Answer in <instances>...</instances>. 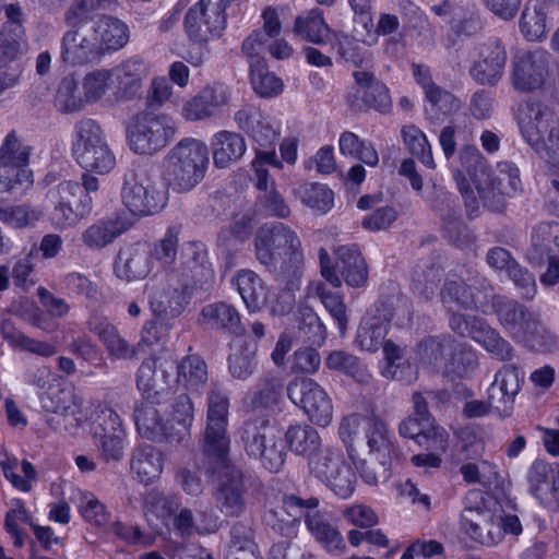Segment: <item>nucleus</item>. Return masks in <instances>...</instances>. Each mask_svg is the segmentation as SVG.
Returning a JSON list of instances; mask_svg holds the SVG:
<instances>
[{"label":"nucleus","instance_id":"nucleus-29","mask_svg":"<svg viewBox=\"0 0 559 559\" xmlns=\"http://www.w3.org/2000/svg\"><path fill=\"white\" fill-rule=\"evenodd\" d=\"M392 318L393 312L388 305H376L374 311L368 313L360 322L356 335L357 345L362 350H378L384 343Z\"/></svg>","mask_w":559,"mask_h":559},{"label":"nucleus","instance_id":"nucleus-42","mask_svg":"<svg viewBox=\"0 0 559 559\" xmlns=\"http://www.w3.org/2000/svg\"><path fill=\"white\" fill-rule=\"evenodd\" d=\"M157 370V360L155 358L144 359L136 373V385L145 400H158L168 384L166 370L162 365Z\"/></svg>","mask_w":559,"mask_h":559},{"label":"nucleus","instance_id":"nucleus-20","mask_svg":"<svg viewBox=\"0 0 559 559\" xmlns=\"http://www.w3.org/2000/svg\"><path fill=\"white\" fill-rule=\"evenodd\" d=\"M226 16L221 0H201L189 9L185 17L188 36L194 41H207L225 28Z\"/></svg>","mask_w":559,"mask_h":559},{"label":"nucleus","instance_id":"nucleus-14","mask_svg":"<svg viewBox=\"0 0 559 559\" xmlns=\"http://www.w3.org/2000/svg\"><path fill=\"white\" fill-rule=\"evenodd\" d=\"M310 475L323 483L342 499L349 498L356 485V477L341 452L332 449L321 450L308 461Z\"/></svg>","mask_w":559,"mask_h":559},{"label":"nucleus","instance_id":"nucleus-26","mask_svg":"<svg viewBox=\"0 0 559 559\" xmlns=\"http://www.w3.org/2000/svg\"><path fill=\"white\" fill-rule=\"evenodd\" d=\"M110 73L116 99L131 100L140 94L148 67L144 59L131 57L112 67Z\"/></svg>","mask_w":559,"mask_h":559},{"label":"nucleus","instance_id":"nucleus-16","mask_svg":"<svg viewBox=\"0 0 559 559\" xmlns=\"http://www.w3.org/2000/svg\"><path fill=\"white\" fill-rule=\"evenodd\" d=\"M469 76L481 86H496L503 79L508 62L506 44L499 37H489L475 46Z\"/></svg>","mask_w":559,"mask_h":559},{"label":"nucleus","instance_id":"nucleus-27","mask_svg":"<svg viewBox=\"0 0 559 559\" xmlns=\"http://www.w3.org/2000/svg\"><path fill=\"white\" fill-rule=\"evenodd\" d=\"M528 492L546 509L559 511V485L552 466L535 460L527 471Z\"/></svg>","mask_w":559,"mask_h":559},{"label":"nucleus","instance_id":"nucleus-44","mask_svg":"<svg viewBox=\"0 0 559 559\" xmlns=\"http://www.w3.org/2000/svg\"><path fill=\"white\" fill-rule=\"evenodd\" d=\"M531 245L533 260L542 261L546 255L559 253V223L543 222L534 226Z\"/></svg>","mask_w":559,"mask_h":559},{"label":"nucleus","instance_id":"nucleus-11","mask_svg":"<svg viewBox=\"0 0 559 559\" xmlns=\"http://www.w3.org/2000/svg\"><path fill=\"white\" fill-rule=\"evenodd\" d=\"M177 133V124L168 115L143 112L128 128V145L132 152L153 155L166 147Z\"/></svg>","mask_w":559,"mask_h":559},{"label":"nucleus","instance_id":"nucleus-24","mask_svg":"<svg viewBox=\"0 0 559 559\" xmlns=\"http://www.w3.org/2000/svg\"><path fill=\"white\" fill-rule=\"evenodd\" d=\"M167 273H176L182 283L190 288L203 287L213 280V270L207 261V252L203 243L190 241L183 245L180 264Z\"/></svg>","mask_w":559,"mask_h":559},{"label":"nucleus","instance_id":"nucleus-30","mask_svg":"<svg viewBox=\"0 0 559 559\" xmlns=\"http://www.w3.org/2000/svg\"><path fill=\"white\" fill-rule=\"evenodd\" d=\"M29 147L24 145L14 132L9 133L0 145V165L5 167L26 190L33 183V174L27 168Z\"/></svg>","mask_w":559,"mask_h":559},{"label":"nucleus","instance_id":"nucleus-57","mask_svg":"<svg viewBox=\"0 0 559 559\" xmlns=\"http://www.w3.org/2000/svg\"><path fill=\"white\" fill-rule=\"evenodd\" d=\"M442 278V270L437 265H417L412 275L413 292L425 300L433 297Z\"/></svg>","mask_w":559,"mask_h":559},{"label":"nucleus","instance_id":"nucleus-51","mask_svg":"<svg viewBox=\"0 0 559 559\" xmlns=\"http://www.w3.org/2000/svg\"><path fill=\"white\" fill-rule=\"evenodd\" d=\"M250 83L254 93L262 98L276 97L284 88L283 81L275 73L269 71L266 61L252 64Z\"/></svg>","mask_w":559,"mask_h":559},{"label":"nucleus","instance_id":"nucleus-36","mask_svg":"<svg viewBox=\"0 0 559 559\" xmlns=\"http://www.w3.org/2000/svg\"><path fill=\"white\" fill-rule=\"evenodd\" d=\"M365 431L370 453L377 454V459H381L382 476L389 478V462L395 452V447L385 423L377 417H368Z\"/></svg>","mask_w":559,"mask_h":559},{"label":"nucleus","instance_id":"nucleus-38","mask_svg":"<svg viewBox=\"0 0 559 559\" xmlns=\"http://www.w3.org/2000/svg\"><path fill=\"white\" fill-rule=\"evenodd\" d=\"M201 317L203 323L213 330L234 335L240 334L243 330L238 310L233 305L224 301L204 306Z\"/></svg>","mask_w":559,"mask_h":559},{"label":"nucleus","instance_id":"nucleus-8","mask_svg":"<svg viewBox=\"0 0 559 559\" xmlns=\"http://www.w3.org/2000/svg\"><path fill=\"white\" fill-rule=\"evenodd\" d=\"M72 156L86 171L109 174L116 166V156L100 126L93 119L78 121L73 129Z\"/></svg>","mask_w":559,"mask_h":559},{"label":"nucleus","instance_id":"nucleus-12","mask_svg":"<svg viewBox=\"0 0 559 559\" xmlns=\"http://www.w3.org/2000/svg\"><path fill=\"white\" fill-rule=\"evenodd\" d=\"M512 86L522 93L543 88L554 79L551 55L543 48L523 50L512 59Z\"/></svg>","mask_w":559,"mask_h":559},{"label":"nucleus","instance_id":"nucleus-55","mask_svg":"<svg viewBox=\"0 0 559 559\" xmlns=\"http://www.w3.org/2000/svg\"><path fill=\"white\" fill-rule=\"evenodd\" d=\"M118 4V0H73L64 12L63 21L66 24H86L94 12L114 11Z\"/></svg>","mask_w":559,"mask_h":559},{"label":"nucleus","instance_id":"nucleus-22","mask_svg":"<svg viewBox=\"0 0 559 559\" xmlns=\"http://www.w3.org/2000/svg\"><path fill=\"white\" fill-rule=\"evenodd\" d=\"M230 88L223 83L204 86L185 102L181 116L188 121H204L217 117L230 103Z\"/></svg>","mask_w":559,"mask_h":559},{"label":"nucleus","instance_id":"nucleus-61","mask_svg":"<svg viewBox=\"0 0 559 559\" xmlns=\"http://www.w3.org/2000/svg\"><path fill=\"white\" fill-rule=\"evenodd\" d=\"M26 47L25 31L19 27L0 31V62L7 63L21 56Z\"/></svg>","mask_w":559,"mask_h":559},{"label":"nucleus","instance_id":"nucleus-33","mask_svg":"<svg viewBox=\"0 0 559 559\" xmlns=\"http://www.w3.org/2000/svg\"><path fill=\"white\" fill-rule=\"evenodd\" d=\"M305 524L316 542L330 555L341 556L346 544L336 525L323 512H307Z\"/></svg>","mask_w":559,"mask_h":559},{"label":"nucleus","instance_id":"nucleus-58","mask_svg":"<svg viewBox=\"0 0 559 559\" xmlns=\"http://www.w3.org/2000/svg\"><path fill=\"white\" fill-rule=\"evenodd\" d=\"M403 141L413 156H416L426 167H436L431 146L426 134L416 126L409 124L402 129Z\"/></svg>","mask_w":559,"mask_h":559},{"label":"nucleus","instance_id":"nucleus-28","mask_svg":"<svg viewBox=\"0 0 559 559\" xmlns=\"http://www.w3.org/2000/svg\"><path fill=\"white\" fill-rule=\"evenodd\" d=\"M461 527L475 542L491 547L502 540L499 522L495 513L483 508H465L461 514Z\"/></svg>","mask_w":559,"mask_h":559},{"label":"nucleus","instance_id":"nucleus-50","mask_svg":"<svg viewBox=\"0 0 559 559\" xmlns=\"http://www.w3.org/2000/svg\"><path fill=\"white\" fill-rule=\"evenodd\" d=\"M295 194L306 206L321 214L334 205V192L322 183L305 182L295 190Z\"/></svg>","mask_w":559,"mask_h":559},{"label":"nucleus","instance_id":"nucleus-21","mask_svg":"<svg viewBox=\"0 0 559 559\" xmlns=\"http://www.w3.org/2000/svg\"><path fill=\"white\" fill-rule=\"evenodd\" d=\"M523 383L524 372L514 365L499 369L487 391L491 412L502 418L511 416Z\"/></svg>","mask_w":559,"mask_h":559},{"label":"nucleus","instance_id":"nucleus-52","mask_svg":"<svg viewBox=\"0 0 559 559\" xmlns=\"http://www.w3.org/2000/svg\"><path fill=\"white\" fill-rule=\"evenodd\" d=\"M520 29L530 41H540L547 34V12L539 4L527 3L522 12Z\"/></svg>","mask_w":559,"mask_h":559},{"label":"nucleus","instance_id":"nucleus-39","mask_svg":"<svg viewBox=\"0 0 559 559\" xmlns=\"http://www.w3.org/2000/svg\"><path fill=\"white\" fill-rule=\"evenodd\" d=\"M132 474L143 484H150L163 471V454L153 445L138 447L131 457Z\"/></svg>","mask_w":559,"mask_h":559},{"label":"nucleus","instance_id":"nucleus-54","mask_svg":"<svg viewBox=\"0 0 559 559\" xmlns=\"http://www.w3.org/2000/svg\"><path fill=\"white\" fill-rule=\"evenodd\" d=\"M473 338L499 360H510L513 348L496 330L478 321V328L473 332Z\"/></svg>","mask_w":559,"mask_h":559},{"label":"nucleus","instance_id":"nucleus-32","mask_svg":"<svg viewBox=\"0 0 559 559\" xmlns=\"http://www.w3.org/2000/svg\"><path fill=\"white\" fill-rule=\"evenodd\" d=\"M90 28L102 59L110 52L120 50L129 41L127 24L111 15H102Z\"/></svg>","mask_w":559,"mask_h":559},{"label":"nucleus","instance_id":"nucleus-63","mask_svg":"<svg viewBox=\"0 0 559 559\" xmlns=\"http://www.w3.org/2000/svg\"><path fill=\"white\" fill-rule=\"evenodd\" d=\"M317 294L325 309L337 323L341 335H344L347 329L348 319L343 296L338 293L328 290L324 284H319L317 286Z\"/></svg>","mask_w":559,"mask_h":559},{"label":"nucleus","instance_id":"nucleus-18","mask_svg":"<svg viewBox=\"0 0 559 559\" xmlns=\"http://www.w3.org/2000/svg\"><path fill=\"white\" fill-rule=\"evenodd\" d=\"M218 473V484L214 492L217 508L227 516H239L246 509V486L242 472L230 464L228 455L224 462L209 460Z\"/></svg>","mask_w":559,"mask_h":559},{"label":"nucleus","instance_id":"nucleus-34","mask_svg":"<svg viewBox=\"0 0 559 559\" xmlns=\"http://www.w3.org/2000/svg\"><path fill=\"white\" fill-rule=\"evenodd\" d=\"M230 284L240 295L249 313L260 312L266 305V287L263 280L252 270H238Z\"/></svg>","mask_w":559,"mask_h":559},{"label":"nucleus","instance_id":"nucleus-10","mask_svg":"<svg viewBox=\"0 0 559 559\" xmlns=\"http://www.w3.org/2000/svg\"><path fill=\"white\" fill-rule=\"evenodd\" d=\"M229 400L217 386H212L206 401L205 428L200 441L205 459L224 462L229 453L230 439L227 433Z\"/></svg>","mask_w":559,"mask_h":559},{"label":"nucleus","instance_id":"nucleus-53","mask_svg":"<svg viewBox=\"0 0 559 559\" xmlns=\"http://www.w3.org/2000/svg\"><path fill=\"white\" fill-rule=\"evenodd\" d=\"M121 233L118 222L99 219L83 231L81 240L87 248L99 250L110 245Z\"/></svg>","mask_w":559,"mask_h":559},{"label":"nucleus","instance_id":"nucleus-23","mask_svg":"<svg viewBox=\"0 0 559 559\" xmlns=\"http://www.w3.org/2000/svg\"><path fill=\"white\" fill-rule=\"evenodd\" d=\"M238 129L247 133L258 144L259 148L274 150L281 135L280 126L259 107L245 105L234 115Z\"/></svg>","mask_w":559,"mask_h":559},{"label":"nucleus","instance_id":"nucleus-25","mask_svg":"<svg viewBox=\"0 0 559 559\" xmlns=\"http://www.w3.org/2000/svg\"><path fill=\"white\" fill-rule=\"evenodd\" d=\"M453 350L451 361L444 365V372L451 376L462 378L466 374L468 366L472 365V354L464 352L462 348L454 346L453 342L449 340L438 341L433 337L423 341L418 345V355L420 360L425 364L439 365L440 360L444 357L445 352Z\"/></svg>","mask_w":559,"mask_h":559},{"label":"nucleus","instance_id":"nucleus-60","mask_svg":"<svg viewBox=\"0 0 559 559\" xmlns=\"http://www.w3.org/2000/svg\"><path fill=\"white\" fill-rule=\"evenodd\" d=\"M57 102L66 112L80 110L85 104L84 91L74 75L62 79L57 91Z\"/></svg>","mask_w":559,"mask_h":559},{"label":"nucleus","instance_id":"nucleus-9","mask_svg":"<svg viewBox=\"0 0 559 559\" xmlns=\"http://www.w3.org/2000/svg\"><path fill=\"white\" fill-rule=\"evenodd\" d=\"M239 441L246 454L260 460L270 472L284 465L286 453L276 429L264 417H251L239 429Z\"/></svg>","mask_w":559,"mask_h":559},{"label":"nucleus","instance_id":"nucleus-59","mask_svg":"<svg viewBox=\"0 0 559 559\" xmlns=\"http://www.w3.org/2000/svg\"><path fill=\"white\" fill-rule=\"evenodd\" d=\"M112 83L110 69L98 68L86 72L81 82L85 103H96L102 99Z\"/></svg>","mask_w":559,"mask_h":559},{"label":"nucleus","instance_id":"nucleus-46","mask_svg":"<svg viewBox=\"0 0 559 559\" xmlns=\"http://www.w3.org/2000/svg\"><path fill=\"white\" fill-rule=\"evenodd\" d=\"M441 301L448 311L472 310L477 306L475 288L462 280H448L440 293Z\"/></svg>","mask_w":559,"mask_h":559},{"label":"nucleus","instance_id":"nucleus-3","mask_svg":"<svg viewBox=\"0 0 559 559\" xmlns=\"http://www.w3.org/2000/svg\"><path fill=\"white\" fill-rule=\"evenodd\" d=\"M459 159L475 185L484 205L491 211L503 210L506 197H514L522 190L520 170L511 162L498 163L496 173L491 174L487 159L474 145L462 147Z\"/></svg>","mask_w":559,"mask_h":559},{"label":"nucleus","instance_id":"nucleus-56","mask_svg":"<svg viewBox=\"0 0 559 559\" xmlns=\"http://www.w3.org/2000/svg\"><path fill=\"white\" fill-rule=\"evenodd\" d=\"M294 29L296 34L317 45L325 43L330 34V28L319 9L310 10L306 17L298 16Z\"/></svg>","mask_w":559,"mask_h":559},{"label":"nucleus","instance_id":"nucleus-64","mask_svg":"<svg viewBox=\"0 0 559 559\" xmlns=\"http://www.w3.org/2000/svg\"><path fill=\"white\" fill-rule=\"evenodd\" d=\"M39 217L40 212L29 205L5 206L0 202V221L14 228L33 226Z\"/></svg>","mask_w":559,"mask_h":559},{"label":"nucleus","instance_id":"nucleus-4","mask_svg":"<svg viewBox=\"0 0 559 559\" xmlns=\"http://www.w3.org/2000/svg\"><path fill=\"white\" fill-rule=\"evenodd\" d=\"M207 164L206 144L195 139H183L164 157L163 180L176 192H188L203 179Z\"/></svg>","mask_w":559,"mask_h":559},{"label":"nucleus","instance_id":"nucleus-17","mask_svg":"<svg viewBox=\"0 0 559 559\" xmlns=\"http://www.w3.org/2000/svg\"><path fill=\"white\" fill-rule=\"evenodd\" d=\"M290 401L300 407L313 424L326 427L333 418V404L326 391L316 381L295 379L287 386Z\"/></svg>","mask_w":559,"mask_h":559},{"label":"nucleus","instance_id":"nucleus-48","mask_svg":"<svg viewBox=\"0 0 559 559\" xmlns=\"http://www.w3.org/2000/svg\"><path fill=\"white\" fill-rule=\"evenodd\" d=\"M270 167L282 168V162L277 158L275 150H255V156L251 162L250 180L260 192L275 187Z\"/></svg>","mask_w":559,"mask_h":559},{"label":"nucleus","instance_id":"nucleus-2","mask_svg":"<svg viewBox=\"0 0 559 559\" xmlns=\"http://www.w3.org/2000/svg\"><path fill=\"white\" fill-rule=\"evenodd\" d=\"M255 259L273 273L276 280L297 288L305 267V254L299 236L281 222L260 226L253 239Z\"/></svg>","mask_w":559,"mask_h":559},{"label":"nucleus","instance_id":"nucleus-13","mask_svg":"<svg viewBox=\"0 0 559 559\" xmlns=\"http://www.w3.org/2000/svg\"><path fill=\"white\" fill-rule=\"evenodd\" d=\"M335 257V264L331 265L328 251L324 248L319 250L321 275L333 287H341L342 278L352 287H361L367 283V264L355 245L338 247Z\"/></svg>","mask_w":559,"mask_h":559},{"label":"nucleus","instance_id":"nucleus-47","mask_svg":"<svg viewBox=\"0 0 559 559\" xmlns=\"http://www.w3.org/2000/svg\"><path fill=\"white\" fill-rule=\"evenodd\" d=\"M177 380L192 392L201 393L207 382V367L198 355H189L177 366Z\"/></svg>","mask_w":559,"mask_h":559},{"label":"nucleus","instance_id":"nucleus-5","mask_svg":"<svg viewBox=\"0 0 559 559\" xmlns=\"http://www.w3.org/2000/svg\"><path fill=\"white\" fill-rule=\"evenodd\" d=\"M519 126L527 144L547 163L559 166V119L552 109L539 100H528Z\"/></svg>","mask_w":559,"mask_h":559},{"label":"nucleus","instance_id":"nucleus-49","mask_svg":"<svg viewBox=\"0 0 559 559\" xmlns=\"http://www.w3.org/2000/svg\"><path fill=\"white\" fill-rule=\"evenodd\" d=\"M330 370L343 373L358 382H368L370 373L364 362L355 355L345 350H332L325 358Z\"/></svg>","mask_w":559,"mask_h":559},{"label":"nucleus","instance_id":"nucleus-19","mask_svg":"<svg viewBox=\"0 0 559 559\" xmlns=\"http://www.w3.org/2000/svg\"><path fill=\"white\" fill-rule=\"evenodd\" d=\"M60 38V60L67 67H83L99 62L102 57L91 28L83 23L66 24Z\"/></svg>","mask_w":559,"mask_h":559},{"label":"nucleus","instance_id":"nucleus-43","mask_svg":"<svg viewBox=\"0 0 559 559\" xmlns=\"http://www.w3.org/2000/svg\"><path fill=\"white\" fill-rule=\"evenodd\" d=\"M69 194L68 190L61 192H48L47 197L50 203L53 205V210L50 213L51 224L60 229L70 228L75 226L82 218L86 216V207L84 203L81 205L69 206Z\"/></svg>","mask_w":559,"mask_h":559},{"label":"nucleus","instance_id":"nucleus-6","mask_svg":"<svg viewBox=\"0 0 559 559\" xmlns=\"http://www.w3.org/2000/svg\"><path fill=\"white\" fill-rule=\"evenodd\" d=\"M121 199L124 206L136 216L158 213L167 203L168 191L159 180L153 165H138L129 169L123 177Z\"/></svg>","mask_w":559,"mask_h":559},{"label":"nucleus","instance_id":"nucleus-1","mask_svg":"<svg viewBox=\"0 0 559 559\" xmlns=\"http://www.w3.org/2000/svg\"><path fill=\"white\" fill-rule=\"evenodd\" d=\"M83 397L74 389H56L40 397L41 407L50 415L46 424L56 432L72 433L86 420L94 439L123 430L119 415L107 404L97 403L88 415Z\"/></svg>","mask_w":559,"mask_h":559},{"label":"nucleus","instance_id":"nucleus-37","mask_svg":"<svg viewBox=\"0 0 559 559\" xmlns=\"http://www.w3.org/2000/svg\"><path fill=\"white\" fill-rule=\"evenodd\" d=\"M211 145L213 160L218 168H226L237 163L247 150L245 139L239 133L227 130L215 133Z\"/></svg>","mask_w":559,"mask_h":559},{"label":"nucleus","instance_id":"nucleus-7","mask_svg":"<svg viewBox=\"0 0 559 559\" xmlns=\"http://www.w3.org/2000/svg\"><path fill=\"white\" fill-rule=\"evenodd\" d=\"M492 307L500 324L516 341L533 350H544L552 342L538 316L515 300L495 296Z\"/></svg>","mask_w":559,"mask_h":559},{"label":"nucleus","instance_id":"nucleus-45","mask_svg":"<svg viewBox=\"0 0 559 559\" xmlns=\"http://www.w3.org/2000/svg\"><path fill=\"white\" fill-rule=\"evenodd\" d=\"M285 440L289 450L297 455L313 456L321 447L319 432L310 425L299 424L288 427Z\"/></svg>","mask_w":559,"mask_h":559},{"label":"nucleus","instance_id":"nucleus-15","mask_svg":"<svg viewBox=\"0 0 559 559\" xmlns=\"http://www.w3.org/2000/svg\"><path fill=\"white\" fill-rule=\"evenodd\" d=\"M192 288L176 273H167L148 292V306L153 316L162 321L179 317L189 304Z\"/></svg>","mask_w":559,"mask_h":559},{"label":"nucleus","instance_id":"nucleus-62","mask_svg":"<svg viewBox=\"0 0 559 559\" xmlns=\"http://www.w3.org/2000/svg\"><path fill=\"white\" fill-rule=\"evenodd\" d=\"M17 459L8 457L0 462L1 469L3 472L4 477L13 485L14 488L27 492L32 489V483L36 480V469L32 463L28 461L22 462V471L24 477L15 474V469L17 467Z\"/></svg>","mask_w":559,"mask_h":559},{"label":"nucleus","instance_id":"nucleus-41","mask_svg":"<svg viewBox=\"0 0 559 559\" xmlns=\"http://www.w3.org/2000/svg\"><path fill=\"white\" fill-rule=\"evenodd\" d=\"M158 400H145L141 402L134 411V421L139 433L153 441H159L171 435L162 420L159 412L154 403Z\"/></svg>","mask_w":559,"mask_h":559},{"label":"nucleus","instance_id":"nucleus-35","mask_svg":"<svg viewBox=\"0 0 559 559\" xmlns=\"http://www.w3.org/2000/svg\"><path fill=\"white\" fill-rule=\"evenodd\" d=\"M153 270V258L148 251L141 248L121 249L115 262V274L128 282L143 280Z\"/></svg>","mask_w":559,"mask_h":559},{"label":"nucleus","instance_id":"nucleus-31","mask_svg":"<svg viewBox=\"0 0 559 559\" xmlns=\"http://www.w3.org/2000/svg\"><path fill=\"white\" fill-rule=\"evenodd\" d=\"M88 330L98 336L109 357L123 360L136 358V348L120 335L118 329L106 317H91Z\"/></svg>","mask_w":559,"mask_h":559},{"label":"nucleus","instance_id":"nucleus-40","mask_svg":"<svg viewBox=\"0 0 559 559\" xmlns=\"http://www.w3.org/2000/svg\"><path fill=\"white\" fill-rule=\"evenodd\" d=\"M353 75L357 85L362 88L361 99L366 106L382 114L392 108L389 88L377 81L371 72L355 71Z\"/></svg>","mask_w":559,"mask_h":559}]
</instances>
